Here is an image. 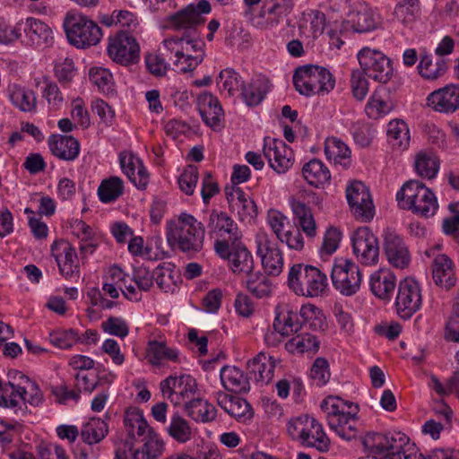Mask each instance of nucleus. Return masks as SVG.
<instances>
[{
    "label": "nucleus",
    "instance_id": "1",
    "mask_svg": "<svg viewBox=\"0 0 459 459\" xmlns=\"http://www.w3.org/2000/svg\"><path fill=\"white\" fill-rule=\"evenodd\" d=\"M210 12V3L201 0L196 5L191 4L167 18V28L177 34L164 39L162 44L176 72H192L203 62L205 44L198 27L204 22L202 15Z\"/></svg>",
    "mask_w": 459,
    "mask_h": 459
},
{
    "label": "nucleus",
    "instance_id": "2",
    "mask_svg": "<svg viewBox=\"0 0 459 459\" xmlns=\"http://www.w3.org/2000/svg\"><path fill=\"white\" fill-rule=\"evenodd\" d=\"M169 244L185 253L199 252L204 246L205 228L202 221L186 212L167 222Z\"/></svg>",
    "mask_w": 459,
    "mask_h": 459
},
{
    "label": "nucleus",
    "instance_id": "3",
    "mask_svg": "<svg viewBox=\"0 0 459 459\" xmlns=\"http://www.w3.org/2000/svg\"><path fill=\"white\" fill-rule=\"evenodd\" d=\"M329 428L340 437L351 440L358 435V406L338 396L325 397L320 405Z\"/></svg>",
    "mask_w": 459,
    "mask_h": 459
},
{
    "label": "nucleus",
    "instance_id": "4",
    "mask_svg": "<svg viewBox=\"0 0 459 459\" xmlns=\"http://www.w3.org/2000/svg\"><path fill=\"white\" fill-rule=\"evenodd\" d=\"M366 459H414L410 438L403 433H368L362 439Z\"/></svg>",
    "mask_w": 459,
    "mask_h": 459
},
{
    "label": "nucleus",
    "instance_id": "5",
    "mask_svg": "<svg viewBox=\"0 0 459 459\" xmlns=\"http://www.w3.org/2000/svg\"><path fill=\"white\" fill-rule=\"evenodd\" d=\"M287 284L298 296L318 298L325 294L328 289V278L316 266L295 264L290 268Z\"/></svg>",
    "mask_w": 459,
    "mask_h": 459
},
{
    "label": "nucleus",
    "instance_id": "6",
    "mask_svg": "<svg viewBox=\"0 0 459 459\" xmlns=\"http://www.w3.org/2000/svg\"><path fill=\"white\" fill-rule=\"evenodd\" d=\"M396 200L402 209L424 218L434 216L438 209L434 192L419 180L406 181L397 192Z\"/></svg>",
    "mask_w": 459,
    "mask_h": 459
},
{
    "label": "nucleus",
    "instance_id": "7",
    "mask_svg": "<svg viewBox=\"0 0 459 459\" xmlns=\"http://www.w3.org/2000/svg\"><path fill=\"white\" fill-rule=\"evenodd\" d=\"M296 90L303 95H325L335 85L333 74L325 67L306 65L296 69L293 75Z\"/></svg>",
    "mask_w": 459,
    "mask_h": 459
},
{
    "label": "nucleus",
    "instance_id": "8",
    "mask_svg": "<svg viewBox=\"0 0 459 459\" xmlns=\"http://www.w3.org/2000/svg\"><path fill=\"white\" fill-rule=\"evenodd\" d=\"M69 42L78 48L97 45L102 38L100 27L86 15L70 12L64 22Z\"/></svg>",
    "mask_w": 459,
    "mask_h": 459
},
{
    "label": "nucleus",
    "instance_id": "9",
    "mask_svg": "<svg viewBox=\"0 0 459 459\" xmlns=\"http://www.w3.org/2000/svg\"><path fill=\"white\" fill-rule=\"evenodd\" d=\"M288 433L293 439L321 452H326L330 447V439L325 433L322 424L307 415L290 420Z\"/></svg>",
    "mask_w": 459,
    "mask_h": 459
},
{
    "label": "nucleus",
    "instance_id": "10",
    "mask_svg": "<svg viewBox=\"0 0 459 459\" xmlns=\"http://www.w3.org/2000/svg\"><path fill=\"white\" fill-rule=\"evenodd\" d=\"M214 249L221 257L228 259L235 274L245 276L254 271L253 255L241 240L231 244L229 241H215Z\"/></svg>",
    "mask_w": 459,
    "mask_h": 459
},
{
    "label": "nucleus",
    "instance_id": "11",
    "mask_svg": "<svg viewBox=\"0 0 459 459\" xmlns=\"http://www.w3.org/2000/svg\"><path fill=\"white\" fill-rule=\"evenodd\" d=\"M358 59L362 71L369 78L381 83L391 80L394 73L392 62L382 52L364 48L359 52Z\"/></svg>",
    "mask_w": 459,
    "mask_h": 459
},
{
    "label": "nucleus",
    "instance_id": "12",
    "mask_svg": "<svg viewBox=\"0 0 459 459\" xmlns=\"http://www.w3.org/2000/svg\"><path fill=\"white\" fill-rule=\"evenodd\" d=\"M107 52L109 58L121 65L134 64L140 57V46L134 37L120 30L108 39Z\"/></svg>",
    "mask_w": 459,
    "mask_h": 459
},
{
    "label": "nucleus",
    "instance_id": "13",
    "mask_svg": "<svg viewBox=\"0 0 459 459\" xmlns=\"http://www.w3.org/2000/svg\"><path fill=\"white\" fill-rule=\"evenodd\" d=\"M346 198L351 212L360 221H369L375 214V206L368 188L361 181H353L346 188Z\"/></svg>",
    "mask_w": 459,
    "mask_h": 459
},
{
    "label": "nucleus",
    "instance_id": "14",
    "mask_svg": "<svg viewBox=\"0 0 459 459\" xmlns=\"http://www.w3.org/2000/svg\"><path fill=\"white\" fill-rule=\"evenodd\" d=\"M353 254L359 263L374 265L379 259V243L368 227L358 228L351 236Z\"/></svg>",
    "mask_w": 459,
    "mask_h": 459
},
{
    "label": "nucleus",
    "instance_id": "15",
    "mask_svg": "<svg viewBox=\"0 0 459 459\" xmlns=\"http://www.w3.org/2000/svg\"><path fill=\"white\" fill-rule=\"evenodd\" d=\"M422 294L420 283L412 278H405L398 284L395 299L396 312L401 318L408 319L421 307Z\"/></svg>",
    "mask_w": 459,
    "mask_h": 459
},
{
    "label": "nucleus",
    "instance_id": "16",
    "mask_svg": "<svg viewBox=\"0 0 459 459\" xmlns=\"http://www.w3.org/2000/svg\"><path fill=\"white\" fill-rule=\"evenodd\" d=\"M331 277L335 289L347 296L356 293L362 281V273L359 265L351 260H341L334 264Z\"/></svg>",
    "mask_w": 459,
    "mask_h": 459
},
{
    "label": "nucleus",
    "instance_id": "17",
    "mask_svg": "<svg viewBox=\"0 0 459 459\" xmlns=\"http://www.w3.org/2000/svg\"><path fill=\"white\" fill-rule=\"evenodd\" d=\"M256 253L261 258L264 272L268 275L278 276L283 270V254L278 245L265 232L255 237Z\"/></svg>",
    "mask_w": 459,
    "mask_h": 459
},
{
    "label": "nucleus",
    "instance_id": "18",
    "mask_svg": "<svg viewBox=\"0 0 459 459\" xmlns=\"http://www.w3.org/2000/svg\"><path fill=\"white\" fill-rule=\"evenodd\" d=\"M196 389V381L189 375H183L179 377L170 376L160 383L163 396L176 406L191 398Z\"/></svg>",
    "mask_w": 459,
    "mask_h": 459
},
{
    "label": "nucleus",
    "instance_id": "19",
    "mask_svg": "<svg viewBox=\"0 0 459 459\" xmlns=\"http://www.w3.org/2000/svg\"><path fill=\"white\" fill-rule=\"evenodd\" d=\"M384 252L390 264L398 269L407 268L411 255L402 237L394 231L387 230L384 236Z\"/></svg>",
    "mask_w": 459,
    "mask_h": 459
},
{
    "label": "nucleus",
    "instance_id": "20",
    "mask_svg": "<svg viewBox=\"0 0 459 459\" xmlns=\"http://www.w3.org/2000/svg\"><path fill=\"white\" fill-rule=\"evenodd\" d=\"M264 155L273 169L278 173H285L293 165V152L281 140L266 141Z\"/></svg>",
    "mask_w": 459,
    "mask_h": 459
},
{
    "label": "nucleus",
    "instance_id": "21",
    "mask_svg": "<svg viewBox=\"0 0 459 459\" xmlns=\"http://www.w3.org/2000/svg\"><path fill=\"white\" fill-rule=\"evenodd\" d=\"M52 253L57 263L59 271L66 279L79 277L80 266L75 248L65 240L53 244Z\"/></svg>",
    "mask_w": 459,
    "mask_h": 459
},
{
    "label": "nucleus",
    "instance_id": "22",
    "mask_svg": "<svg viewBox=\"0 0 459 459\" xmlns=\"http://www.w3.org/2000/svg\"><path fill=\"white\" fill-rule=\"evenodd\" d=\"M427 105L437 112L453 113L459 108V85L449 84L432 91Z\"/></svg>",
    "mask_w": 459,
    "mask_h": 459
},
{
    "label": "nucleus",
    "instance_id": "23",
    "mask_svg": "<svg viewBox=\"0 0 459 459\" xmlns=\"http://www.w3.org/2000/svg\"><path fill=\"white\" fill-rule=\"evenodd\" d=\"M10 377V385L18 393L21 401L32 406H38L42 403L43 394L34 381L19 371L13 372Z\"/></svg>",
    "mask_w": 459,
    "mask_h": 459
},
{
    "label": "nucleus",
    "instance_id": "24",
    "mask_svg": "<svg viewBox=\"0 0 459 459\" xmlns=\"http://www.w3.org/2000/svg\"><path fill=\"white\" fill-rule=\"evenodd\" d=\"M209 226L221 238L217 241H229V244H231V242L241 238L237 224L226 212L212 210L210 214Z\"/></svg>",
    "mask_w": 459,
    "mask_h": 459
},
{
    "label": "nucleus",
    "instance_id": "25",
    "mask_svg": "<svg viewBox=\"0 0 459 459\" xmlns=\"http://www.w3.org/2000/svg\"><path fill=\"white\" fill-rule=\"evenodd\" d=\"M119 161L129 180L138 188H145L149 182V175L141 160L132 152H123L119 155Z\"/></svg>",
    "mask_w": 459,
    "mask_h": 459
},
{
    "label": "nucleus",
    "instance_id": "26",
    "mask_svg": "<svg viewBox=\"0 0 459 459\" xmlns=\"http://www.w3.org/2000/svg\"><path fill=\"white\" fill-rule=\"evenodd\" d=\"M197 107L204 122L213 128L219 127L224 117L223 109L218 99L211 93H201L197 98Z\"/></svg>",
    "mask_w": 459,
    "mask_h": 459
},
{
    "label": "nucleus",
    "instance_id": "27",
    "mask_svg": "<svg viewBox=\"0 0 459 459\" xmlns=\"http://www.w3.org/2000/svg\"><path fill=\"white\" fill-rule=\"evenodd\" d=\"M276 360L269 354L261 351L247 362L249 374L256 383L269 384L273 378Z\"/></svg>",
    "mask_w": 459,
    "mask_h": 459
},
{
    "label": "nucleus",
    "instance_id": "28",
    "mask_svg": "<svg viewBox=\"0 0 459 459\" xmlns=\"http://www.w3.org/2000/svg\"><path fill=\"white\" fill-rule=\"evenodd\" d=\"M227 200L241 221L251 220L256 216L257 207L255 201L240 187H233L227 193Z\"/></svg>",
    "mask_w": 459,
    "mask_h": 459
},
{
    "label": "nucleus",
    "instance_id": "29",
    "mask_svg": "<svg viewBox=\"0 0 459 459\" xmlns=\"http://www.w3.org/2000/svg\"><path fill=\"white\" fill-rule=\"evenodd\" d=\"M432 276L435 283L446 290L456 283L452 260L446 255H438L432 263Z\"/></svg>",
    "mask_w": 459,
    "mask_h": 459
},
{
    "label": "nucleus",
    "instance_id": "30",
    "mask_svg": "<svg viewBox=\"0 0 459 459\" xmlns=\"http://www.w3.org/2000/svg\"><path fill=\"white\" fill-rule=\"evenodd\" d=\"M48 145L53 155L64 160H74L80 152V143L73 136L52 135Z\"/></svg>",
    "mask_w": 459,
    "mask_h": 459
},
{
    "label": "nucleus",
    "instance_id": "31",
    "mask_svg": "<svg viewBox=\"0 0 459 459\" xmlns=\"http://www.w3.org/2000/svg\"><path fill=\"white\" fill-rule=\"evenodd\" d=\"M186 415L195 422L208 423L216 419L215 406L203 398H193L184 403Z\"/></svg>",
    "mask_w": 459,
    "mask_h": 459
},
{
    "label": "nucleus",
    "instance_id": "32",
    "mask_svg": "<svg viewBox=\"0 0 459 459\" xmlns=\"http://www.w3.org/2000/svg\"><path fill=\"white\" fill-rule=\"evenodd\" d=\"M24 32L30 41L38 46H50L54 37L51 28L44 22L29 17L25 20Z\"/></svg>",
    "mask_w": 459,
    "mask_h": 459
},
{
    "label": "nucleus",
    "instance_id": "33",
    "mask_svg": "<svg viewBox=\"0 0 459 459\" xmlns=\"http://www.w3.org/2000/svg\"><path fill=\"white\" fill-rule=\"evenodd\" d=\"M395 276L389 270L381 269L371 274L370 289L381 299H389L395 289Z\"/></svg>",
    "mask_w": 459,
    "mask_h": 459
},
{
    "label": "nucleus",
    "instance_id": "34",
    "mask_svg": "<svg viewBox=\"0 0 459 459\" xmlns=\"http://www.w3.org/2000/svg\"><path fill=\"white\" fill-rule=\"evenodd\" d=\"M288 7L283 0H271L263 4L256 17L257 24L263 28L273 27L279 23L287 13Z\"/></svg>",
    "mask_w": 459,
    "mask_h": 459
},
{
    "label": "nucleus",
    "instance_id": "35",
    "mask_svg": "<svg viewBox=\"0 0 459 459\" xmlns=\"http://www.w3.org/2000/svg\"><path fill=\"white\" fill-rule=\"evenodd\" d=\"M166 431L178 444H186L191 441L195 435V430L190 422L178 412H175L170 417Z\"/></svg>",
    "mask_w": 459,
    "mask_h": 459
},
{
    "label": "nucleus",
    "instance_id": "36",
    "mask_svg": "<svg viewBox=\"0 0 459 459\" xmlns=\"http://www.w3.org/2000/svg\"><path fill=\"white\" fill-rule=\"evenodd\" d=\"M146 358L149 363L155 367L161 366L165 359L172 362L180 361L178 351L169 347L163 341H150L146 348Z\"/></svg>",
    "mask_w": 459,
    "mask_h": 459
},
{
    "label": "nucleus",
    "instance_id": "37",
    "mask_svg": "<svg viewBox=\"0 0 459 459\" xmlns=\"http://www.w3.org/2000/svg\"><path fill=\"white\" fill-rule=\"evenodd\" d=\"M300 316L290 309H281L273 323L274 329L283 336L294 335L303 329L305 325L299 320Z\"/></svg>",
    "mask_w": 459,
    "mask_h": 459
},
{
    "label": "nucleus",
    "instance_id": "38",
    "mask_svg": "<svg viewBox=\"0 0 459 459\" xmlns=\"http://www.w3.org/2000/svg\"><path fill=\"white\" fill-rule=\"evenodd\" d=\"M124 425L131 437L135 436L143 437L150 432H154L145 420L142 411L136 407H130L126 411Z\"/></svg>",
    "mask_w": 459,
    "mask_h": 459
},
{
    "label": "nucleus",
    "instance_id": "39",
    "mask_svg": "<svg viewBox=\"0 0 459 459\" xmlns=\"http://www.w3.org/2000/svg\"><path fill=\"white\" fill-rule=\"evenodd\" d=\"M302 174L306 181L316 187L324 186L331 179L330 170L317 159L306 163L303 166Z\"/></svg>",
    "mask_w": 459,
    "mask_h": 459
},
{
    "label": "nucleus",
    "instance_id": "40",
    "mask_svg": "<svg viewBox=\"0 0 459 459\" xmlns=\"http://www.w3.org/2000/svg\"><path fill=\"white\" fill-rule=\"evenodd\" d=\"M143 446L134 450V459H159L165 449V444L158 434L150 432L142 439Z\"/></svg>",
    "mask_w": 459,
    "mask_h": 459
},
{
    "label": "nucleus",
    "instance_id": "41",
    "mask_svg": "<svg viewBox=\"0 0 459 459\" xmlns=\"http://www.w3.org/2000/svg\"><path fill=\"white\" fill-rule=\"evenodd\" d=\"M223 386L231 392L240 393L249 389V383L243 372L236 367L225 366L221 370Z\"/></svg>",
    "mask_w": 459,
    "mask_h": 459
},
{
    "label": "nucleus",
    "instance_id": "42",
    "mask_svg": "<svg viewBox=\"0 0 459 459\" xmlns=\"http://www.w3.org/2000/svg\"><path fill=\"white\" fill-rule=\"evenodd\" d=\"M216 399L218 405L232 417H244L249 411L248 403L239 396L218 392Z\"/></svg>",
    "mask_w": 459,
    "mask_h": 459
},
{
    "label": "nucleus",
    "instance_id": "43",
    "mask_svg": "<svg viewBox=\"0 0 459 459\" xmlns=\"http://www.w3.org/2000/svg\"><path fill=\"white\" fill-rule=\"evenodd\" d=\"M294 335L295 336L285 343V348L289 352L295 354L317 351L319 348L318 340L316 336L307 333L306 329H303Z\"/></svg>",
    "mask_w": 459,
    "mask_h": 459
},
{
    "label": "nucleus",
    "instance_id": "44",
    "mask_svg": "<svg viewBox=\"0 0 459 459\" xmlns=\"http://www.w3.org/2000/svg\"><path fill=\"white\" fill-rule=\"evenodd\" d=\"M107 423L100 418H92L85 423L81 430L83 442L93 445L100 442L108 434Z\"/></svg>",
    "mask_w": 459,
    "mask_h": 459
},
{
    "label": "nucleus",
    "instance_id": "45",
    "mask_svg": "<svg viewBox=\"0 0 459 459\" xmlns=\"http://www.w3.org/2000/svg\"><path fill=\"white\" fill-rule=\"evenodd\" d=\"M13 104L23 112H32L37 108V98L32 90L13 85L11 95Z\"/></svg>",
    "mask_w": 459,
    "mask_h": 459
},
{
    "label": "nucleus",
    "instance_id": "46",
    "mask_svg": "<svg viewBox=\"0 0 459 459\" xmlns=\"http://www.w3.org/2000/svg\"><path fill=\"white\" fill-rule=\"evenodd\" d=\"M387 136L393 147L405 150L410 143L409 128L403 120H393L388 124Z\"/></svg>",
    "mask_w": 459,
    "mask_h": 459
},
{
    "label": "nucleus",
    "instance_id": "47",
    "mask_svg": "<svg viewBox=\"0 0 459 459\" xmlns=\"http://www.w3.org/2000/svg\"><path fill=\"white\" fill-rule=\"evenodd\" d=\"M247 277V289L257 298L268 297L272 292V284L266 275L261 272H252Z\"/></svg>",
    "mask_w": 459,
    "mask_h": 459
},
{
    "label": "nucleus",
    "instance_id": "48",
    "mask_svg": "<svg viewBox=\"0 0 459 459\" xmlns=\"http://www.w3.org/2000/svg\"><path fill=\"white\" fill-rule=\"evenodd\" d=\"M419 74L426 80H437L447 70L445 60L438 58L435 62L427 55L422 56L418 65Z\"/></svg>",
    "mask_w": 459,
    "mask_h": 459
},
{
    "label": "nucleus",
    "instance_id": "49",
    "mask_svg": "<svg viewBox=\"0 0 459 459\" xmlns=\"http://www.w3.org/2000/svg\"><path fill=\"white\" fill-rule=\"evenodd\" d=\"M439 162L437 157L420 152L415 159L417 174L423 178L432 179L438 172Z\"/></svg>",
    "mask_w": 459,
    "mask_h": 459
},
{
    "label": "nucleus",
    "instance_id": "50",
    "mask_svg": "<svg viewBox=\"0 0 459 459\" xmlns=\"http://www.w3.org/2000/svg\"><path fill=\"white\" fill-rule=\"evenodd\" d=\"M325 153L328 160H333L335 163H342L343 160H349L351 157L349 147L336 137H329L325 140Z\"/></svg>",
    "mask_w": 459,
    "mask_h": 459
},
{
    "label": "nucleus",
    "instance_id": "51",
    "mask_svg": "<svg viewBox=\"0 0 459 459\" xmlns=\"http://www.w3.org/2000/svg\"><path fill=\"white\" fill-rule=\"evenodd\" d=\"M123 188V181L118 177H111L101 182L98 195L102 202L109 203L122 195Z\"/></svg>",
    "mask_w": 459,
    "mask_h": 459
},
{
    "label": "nucleus",
    "instance_id": "52",
    "mask_svg": "<svg viewBox=\"0 0 459 459\" xmlns=\"http://www.w3.org/2000/svg\"><path fill=\"white\" fill-rule=\"evenodd\" d=\"M299 316L303 319L305 329L307 325L314 330L323 329L325 325L322 311L315 305L307 304L302 306Z\"/></svg>",
    "mask_w": 459,
    "mask_h": 459
},
{
    "label": "nucleus",
    "instance_id": "53",
    "mask_svg": "<svg viewBox=\"0 0 459 459\" xmlns=\"http://www.w3.org/2000/svg\"><path fill=\"white\" fill-rule=\"evenodd\" d=\"M392 109V103L385 100L378 91L373 93L365 108L368 117L372 119H377Z\"/></svg>",
    "mask_w": 459,
    "mask_h": 459
},
{
    "label": "nucleus",
    "instance_id": "54",
    "mask_svg": "<svg viewBox=\"0 0 459 459\" xmlns=\"http://www.w3.org/2000/svg\"><path fill=\"white\" fill-rule=\"evenodd\" d=\"M177 273L169 265H159L154 270V280L158 287L164 292H172L176 286Z\"/></svg>",
    "mask_w": 459,
    "mask_h": 459
},
{
    "label": "nucleus",
    "instance_id": "55",
    "mask_svg": "<svg viewBox=\"0 0 459 459\" xmlns=\"http://www.w3.org/2000/svg\"><path fill=\"white\" fill-rule=\"evenodd\" d=\"M352 28L357 32H367L377 28L378 22L371 10L364 9L356 13L352 18Z\"/></svg>",
    "mask_w": 459,
    "mask_h": 459
},
{
    "label": "nucleus",
    "instance_id": "56",
    "mask_svg": "<svg viewBox=\"0 0 459 459\" xmlns=\"http://www.w3.org/2000/svg\"><path fill=\"white\" fill-rule=\"evenodd\" d=\"M419 12V0H405L395 7L394 15L403 24H409L415 21Z\"/></svg>",
    "mask_w": 459,
    "mask_h": 459
},
{
    "label": "nucleus",
    "instance_id": "57",
    "mask_svg": "<svg viewBox=\"0 0 459 459\" xmlns=\"http://www.w3.org/2000/svg\"><path fill=\"white\" fill-rule=\"evenodd\" d=\"M90 80L103 92H109L113 90L112 74L103 67H92L90 69Z\"/></svg>",
    "mask_w": 459,
    "mask_h": 459
},
{
    "label": "nucleus",
    "instance_id": "58",
    "mask_svg": "<svg viewBox=\"0 0 459 459\" xmlns=\"http://www.w3.org/2000/svg\"><path fill=\"white\" fill-rule=\"evenodd\" d=\"M198 178L199 174L197 168L194 165L186 166L178 180L180 190L187 195H192L195 192Z\"/></svg>",
    "mask_w": 459,
    "mask_h": 459
},
{
    "label": "nucleus",
    "instance_id": "59",
    "mask_svg": "<svg viewBox=\"0 0 459 459\" xmlns=\"http://www.w3.org/2000/svg\"><path fill=\"white\" fill-rule=\"evenodd\" d=\"M342 239V232L335 227H329L323 238V242L320 247V254L324 255H333L339 247Z\"/></svg>",
    "mask_w": 459,
    "mask_h": 459
},
{
    "label": "nucleus",
    "instance_id": "60",
    "mask_svg": "<svg viewBox=\"0 0 459 459\" xmlns=\"http://www.w3.org/2000/svg\"><path fill=\"white\" fill-rule=\"evenodd\" d=\"M102 330L111 335L125 338L129 333L127 323L121 317L109 316L101 323Z\"/></svg>",
    "mask_w": 459,
    "mask_h": 459
},
{
    "label": "nucleus",
    "instance_id": "61",
    "mask_svg": "<svg viewBox=\"0 0 459 459\" xmlns=\"http://www.w3.org/2000/svg\"><path fill=\"white\" fill-rule=\"evenodd\" d=\"M328 361L325 358H317L310 369V377L318 386L325 385L330 378Z\"/></svg>",
    "mask_w": 459,
    "mask_h": 459
},
{
    "label": "nucleus",
    "instance_id": "62",
    "mask_svg": "<svg viewBox=\"0 0 459 459\" xmlns=\"http://www.w3.org/2000/svg\"><path fill=\"white\" fill-rule=\"evenodd\" d=\"M133 280L140 291H149L153 286L154 271L151 272L145 266L135 267L133 273Z\"/></svg>",
    "mask_w": 459,
    "mask_h": 459
},
{
    "label": "nucleus",
    "instance_id": "63",
    "mask_svg": "<svg viewBox=\"0 0 459 459\" xmlns=\"http://www.w3.org/2000/svg\"><path fill=\"white\" fill-rule=\"evenodd\" d=\"M363 71H354L351 77L352 94L358 100L365 99L368 92V82Z\"/></svg>",
    "mask_w": 459,
    "mask_h": 459
},
{
    "label": "nucleus",
    "instance_id": "64",
    "mask_svg": "<svg viewBox=\"0 0 459 459\" xmlns=\"http://www.w3.org/2000/svg\"><path fill=\"white\" fill-rule=\"evenodd\" d=\"M80 337L74 330L56 331L51 334V342L60 349H69L79 342Z\"/></svg>",
    "mask_w": 459,
    "mask_h": 459
}]
</instances>
